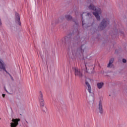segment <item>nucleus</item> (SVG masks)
Masks as SVG:
<instances>
[{
	"label": "nucleus",
	"mask_w": 127,
	"mask_h": 127,
	"mask_svg": "<svg viewBox=\"0 0 127 127\" xmlns=\"http://www.w3.org/2000/svg\"><path fill=\"white\" fill-rule=\"evenodd\" d=\"M88 8L91 10H94L95 12H93V15H95V17L97 20H101V18L100 17V15L102 13V11L101 9L98 7L94 6L93 4H91Z\"/></svg>",
	"instance_id": "nucleus-1"
},
{
	"label": "nucleus",
	"mask_w": 127,
	"mask_h": 127,
	"mask_svg": "<svg viewBox=\"0 0 127 127\" xmlns=\"http://www.w3.org/2000/svg\"><path fill=\"white\" fill-rule=\"evenodd\" d=\"M0 69L4 71L6 74H8V75H9V76L10 77L12 81H13V77L8 72L7 70H6L5 69V64L3 61H2L1 60H0Z\"/></svg>",
	"instance_id": "nucleus-2"
},
{
	"label": "nucleus",
	"mask_w": 127,
	"mask_h": 127,
	"mask_svg": "<svg viewBox=\"0 0 127 127\" xmlns=\"http://www.w3.org/2000/svg\"><path fill=\"white\" fill-rule=\"evenodd\" d=\"M108 24H110V20H109V19L108 18L103 19L102 21L101 22L100 26L101 30H103L104 28H106Z\"/></svg>",
	"instance_id": "nucleus-3"
},
{
	"label": "nucleus",
	"mask_w": 127,
	"mask_h": 127,
	"mask_svg": "<svg viewBox=\"0 0 127 127\" xmlns=\"http://www.w3.org/2000/svg\"><path fill=\"white\" fill-rule=\"evenodd\" d=\"M39 94V102L40 103V107H44V99H43V94H42V92L40 91Z\"/></svg>",
	"instance_id": "nucleus-4"
},
{
	"label": "nucleus",
	"mask_w": 127,
	"mask_h": 127,
	"mask_svg": "<svg viewBox=\"0 0 127 127\" xmlns=\"http://www.w3.org/2000/svg\"><path fill=\"white\" fill-rule=\"evenodd\" d=\"M12 123H10L11 127H16L18 126V122H20V119H13L12 120Z\"/></svg>",
	"instance_id": "nucleus-5"
},
{
	"label": "nucleus",
	"mask_w": 127,
	"mask_h": 127,
	"mask_svg": "<svg viewBox=\"0 0 127 127\" xmlns=\"http://www.w3.org/2000/svg\"><path fill=\"white\" fill-rule=\"evenodd\" d=\"M74 72L75 76H78V77H82L83 75L82 74V72L80 71V70L78 69V68H74Z\"/></svg>",
	"instance_id": "nucleus-6"
},
{
	"label": "nucleus",
	"mask_w": 127,
	"mask_h": 127,
	"mask_svg": "<svg viewBox=\"0 0 127 127\" xmlns=\"http://www.w3.org/2000/svg\"><path fill=\"white\" fill-rule=\"evenodd\" d=\"M16 21L18 23L19 25H21V23L20 22V16L18 13H15Z\"/></svg>",
	"instance_id": "nucleus-7"
},
{
	"label": "nucleus",
	"mask_w": 127,
	"mask_h": 127,
	"mask_svg": "<svg viewBox=\"0 0 127 127\" xmlns=\"http://www.w3.org/2000/svg\"><path fill=\"white\" fill-rule=\"evenodd\" d=\"M98 109L100 114H103L104 113V111L103 110V105H102V101L101 100L99 101Z\"/></svg>",
	"instance_id": "nucleus-8"
},
{
	"label": "nucleus",
	"mask_w": 127,
	"mask_h": 127,
	"mask_svg": "<svg viewBox=\"0 0 127 127\" xmlns=\"http://www.w3.org/2000/svg\"><path fill=\"white\" fill-rule=\"evenodd\" d=\"M85 85H86V86H87L89 93H91V92H92V88H91V85H90V84H89V82H88V81L85 82Z\"/></svg>",
	"instance_id": "nucleus-9"
},
{
	"label": "nucleus",
	"mask_w": 127,
	"mask_h": 127,
	"mask_svg": "<svg viewBox=\"0 0 127 127\" xmlns=\"http://www.w3.org/2000/svg\"><path fill=\"white\" fill-rule=\"evenodd\" d=\"M113 63H114V58H112L109 61V63L107 65V67L111 68V67H112V65H113Z\"/></svg>",
	"instance_id": "nucleus-10"
},
{
	"label": "nucleus",
	"mask_w": 127,
	"mask_h": 127,
	"mask_svg": "<svg viewBox=\"0 0 127 127\" xmlns=\"http://www.w3.org/2000/svg\"><path fill=\"white\" fill-rule=\"evenodd\" d=\"M97 85L98 89H102L103 86H104V83L103 82H98L97 83Z\"/></svg>",
	"instance_id": "nucleus-11"
},
{
	"label": "nucleus",
	"mask_w": 127,
	"mask_h": 127,
	"mask_svg": "<svg viewBox=\"0 0 127 127\" xmlns=\"http://www.w3.org/2000/svg\"><path fill=\"white\" fill-rule=\"evenodd\" d=\"M65 18L66 19H67V20H70V19H72V16L69 15H65Z\"/></svg>",
	"instance_id": "nucleus-12"
},
{
	"label": "nucleus",
	"mask_w": 127,
	"mask_h": 127,
	"mask_svg": "<svg viewBox=\"0 0 127 127\" xmlns=\"http://www.w3.org/2000/svg\"><path fill=\"white\" fill-rule=\"evenodd\" d=\"M84 17H83V14H81V18H82V26H84L85 23H84V20L83 19Z\"/></svg>",
	"instance_id": "nucleus-13"
},
{
	"label": "nucleus",
	"mask_w": 127,
	"mask_h": 127,
	"mask_svg": "<svg viewBox=\"0 0 127 127\" xmlns=\"http://www.w3.org/2000/svg\"><path fill=\"white\" fill-rule=\"evenodd\" d=\"M123 63H127V60H126L125 59H123Z\"/></svg>",
	"instance_id": "nucleus-14"
},
{
	"label": "nucleus",
	"mask_w": 127,
	"mask_h": 127,
	"mask_svg": "<svg viewBox=\"0 0 127 127\" xmlns=\"http://www.w3.org/2000/svg\"><path fill=\"white\" fill-rule=\"evenodd\" d=\"M2 96L3 98H4V97H5V94H3L2 95Z\"/></svg>",
	"instance_id": "nucleus-15"
},
{
	"label": "nucleus",
	"mask_w": 127,
	"mask_h": 127,
	"mask_svg": "<svg viewBox=\"0 0 127 127\" xmlns=\"http://www.w3.org/2000/svg\"><path fill=\"white\" fill-rule=\"evenodd\" d=\"M73 22H75V24H77V21H75L74 20H73Z\"/></svg>",
	"instance_id": "nucleus-16"
},
{
	"label": "nucleus",
	"mask_w": 127,
	"mask_h": 127,
	"mask_svg": "<svg viewBox=\"0 0 127 127\" xmlns=\"http://www.w3.org/2000/svg\"><path fill=\"white\" fill-rule=\"evenodd\" d=\"M67 38H68V37L67 36H65L64 37V40H66V39H67Z\"/></svg>",
	"instance_id": "nucleus-17"
},
{
	"label": "nucleus",
	"mask_w": 127,
	"mask_h": 127,
	"mask_svg": "<svg viewBox=\"0 0 127 127\" xmlns=\"http://www.w3.org/2000/svg\"><path fill=\"white\" fill-rule=\"evenodd\" d=\"M82 46H81V51H83V52H84V50H82Z\"/></svg>",
	"instance_id": "nucleus-18"
},
{
	"label": "nucleus",
	"mask_w": 127,
	"mask_h": 127,
	"mask_svg": "<svg viewBox=\"0 0 127 127\" xmlns=\"http://www.w3.org/2000/svg\"><path fill=\"white\" fill-rule=\"evenodd\" d=\"M87 15H88V16L90 15V13H87Z\"/></svg>",
	"instance_id": "nucleus-19"
},
{
	"label": "nucleus",
	"mask_w": 127,
	"mask_h": 127,
	"mask_svg": "<svg viewBox=\"0 0 127 127\" xmlns=\"http://www.w3.org/2000/svg\"><path fill=\"white\" fill-rule=\"evenodd\" d=\"M4 89H5V90L7 92V90H6V89H5V87H4Z\"/></svg>",
	"instance_id": "nucleus-20"
},
{
	"label": "nucleus",
	"mask_w": 127,
	"mask_h": 127,
	"mask_svg": "<svg viewBox=\"0 0 127 127\" xmlns=\"http://www.w3.org/2000/svg\"><path fill=\"white\" fill-rule=\"evenodd\" d=\"M83 13H86V12H83Z\"/></svg>",
	"instance_id": "nucleus-21"
},
{
	"label": "nucleus",
	"mask_w": 127,
	"mask_h": 127,
	"mask_svg": "<svg viewBox=\"0 0 127 127\" xmlns=\"http://www.w3.org/2000/svg\"><path fill=\"white\" fill-rule=\"evenodd\" d=\"M26 122L27 123H28L27 121H26Z\"/></svg>",
	"instance_id": "nucleus-22"
}]
</instances>
